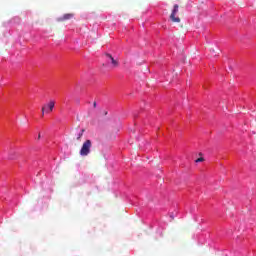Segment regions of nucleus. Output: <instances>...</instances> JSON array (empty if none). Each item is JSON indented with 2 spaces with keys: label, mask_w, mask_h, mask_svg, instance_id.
I'll return each instance as SVG.
<instances>
[{
  "label": "nucleus",
  "mask_w": 256,
  "mask_h": 256,
  "mask_svg": "<svg viewBox=\"0 0 256 256\" xmlns=\"http://www.w3.org/2000/svg\"><path fill=\"white\" fill-rule=\"evenodd\" d=\"M91 147H93L91 140H86L80 149V155L82 157H87V155L91 153Z\"/></svg>",
  "instance_id": "obj_1"
},
{
  "label": "nucleus",
  "mask_w": 256,
  "mask_h": 256,
  "mask_svg": "<svg viewBox=\"0 0 256 256\" xmlns=\"http://www.w3.org/2000/svg\"><path fill=\"white\" fill-rule=\"evenodd\" d=\"M177 13H179V5L175 4L170 15V19L173 23H181V18L175 16Z\"/></svg>",
  "instance_id": "obj_2"
},
{
  "label": "nucleus",
  "mask_w": 256,
  "mask_h": 256,
  "mask_svg": "<svg viewBox=\"0 0 256 256\" xmlns=\"http://www.w3.org/2000/svg\"><path fill=\"white\" fill-rule=\"evenodd\" d=\"M53 109H55V101L50 100L48 102V104H45L42 107V115H45V113H51V111H53Z\"/></svg>",
  "instance_id": "obj_3"
},
{
  "label": "nucleus",
  "mask_w": 256,
  "mask_h": 256,
  "mask_svg": "<svg viewBox=\"0 0 256 256\" xmlns=\"http://www.w3.org/2000/svg\"><path fill=\"white\" fill-rule=\"evenodd\" d=\"M105 57H107V59H109L112 67H119V60H116L115 58H113V56L109 53L105 54Z\"/></svg>",
  "instance_id": "obj_4"
},
{
  "label": "nucleus",
  "mask_w": 256,
  "mask_h": 256,
  "mask_svg": "<svg viewBox=\"0 0 256 256\" xmlns=\"http://www.w3.org/2000/svg\"><path fill=\"white\" fill-rule=\"evenodd\" d=\"M73 17H75V14L68 13V14H64L62 17L57 18V21L61 23L63 21H69V19H73Z\"/></svg>",
  "instance_id": "obj_5"
},
{
  "label": "nucleus",
  "mask_w": 256,
  "mask_h": 256,
  "mask_svg": "<svg viewBox=\"0 0 256 256\" xmlns=\"http://www.w3.org/2000/svg\"><path fill=\"white\" fill-rule=\"evenodd\" d=\"M83 133H85V130H80V132L78 133V135H77V137H76V139H77V141H80L81 140V137H83Z\"/></svg>",
  "instance_id": "obj_6"
},
{
  "label": "nucleus",
  "mask_w": 256,
  "mask_h": 256,
  "mask_svg": "<svg viewBox=\"0 0 256 256\" xmlns=\"http://www.w3.org/2000/svg\"><path fill=\"white\" fill-rule=\"evenodd\" d=\"M203 161H205L203 157L196 159V163H203Z\"/></svg>",
  "instance_id": "obj_7"
},
{
  "label": "nucleus",
  "mask_w": 256,
  "mask_h": 256,
  "mask_svg": "<svg viewBox=\"0 0 256 256\" xmlns=\"http://www.w3.org/2000/svg\"><path fill=\"white\" fill-rule=\"evenodd\" d=\"M93 107H97V102H93Z\"/></svg>",
  "instance_id": "obj_8"
},
{
  "label": "nucleus",
  "mask_w": 256,
  "mask_h": 256,
  "mask_svg": "<svg viewBox=\"0 0 256 256\" xmlns=\"http://www.w3.org/2000/svg\"><path fill=\"white\" fill-rule=\"evenodd\" d=\"M38 139H41V134H38Z\"/></svg>",
  "instance_id": "obj_9"
}]
</instances>
